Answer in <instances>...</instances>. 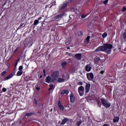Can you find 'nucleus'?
<instances>
[{"label":"nucleus","mask_w":126,"mask_h":126,"mask_svg":"<svg viewBox=\"0 0 126 126\" xmlns=\"http://www.w3.org/2000/svg\"><path fill=\"white\" fill-rule=\"evenodd\" d=\"M60 76V72L59 71H56L53 72L51 77L48 76L46 77V82L47 83H50V82H56L58 79H59V77Z\"/></svg>","instance_id":"f257e3e1"},{"label":"nucleus","mask_w":126,"mask_h":126,"mask_svg":"<svg viewBox=\"0 0 126 126\" xmlns=\"http://www.w3.org/2000/svg\"><path fill=\"white\" fill-rule=\"evenodd\" d=\"M113 48V46L111 44H104L102 46L97 48L95 52H105L107 54H111V50Z\"/></svg>","instance_id":"f03ea898"},{"label":"nucleus","mask_w":126,"mask_h":126,"mask_svg":"<svg viewBox=\"0 0 126 126\" xmlns=\"http://www.w3.org/2000/svg\"><path fill=\"white\" fill-rule=\"evenodd\" d=\"M101 103L105 108H109L111 106V103L104 99H101Z\"/></svg>","instance_id":"7ed1b4c3"},{"label":"nucleus","mask_w":126,"mask_h":126,"mask_svg":"<svg viewBox=\"0 0 126 126\" xmlns=\"http://www.w3.org/2000/svg\"><path fill=\"white\" fill-rule=\"evenodd\" d=\"M87 78L89 81H92L94 78V75L93 73H87Z\"/></svg>","instance_id":"20e7f679"},{"label":"nucleus","mask_w":126,"mask_h":126,"mask_svg":"<svg viewBox=\"0 0 126 126\" xmlns=\"http://www.w3.org/2000/svg\"><path fill=\"white\" fill-rule=\"evenodd\" d=\"M78 92L80 96H83L84 94V87L83 86H80L78 88Z\"/></svg>","instance_id":"39448f33"},{"label":"nucleus","mask_w":126,"mask_h":126,"mask_svg":"<svg viewBox=\"0 0 126 126\" xmlns=\"http://www.w3.org/2000/svg\"><path fill=\"white\" fill-rule=\"evenodd\" d=\"M71 0H70L68 2H65L64 3L63 5L60 6V9H63V8H65L66 6H67V4H68V2H71Z\"/></svg>","instance_id":"423d86ee"},{"label":"nucleus","mask_w":126,"mask_h":126,"mask_svg":"<svg viewBox=\"0 0 126 126\" xmlns=\"http://www.w3.org/2000/svg\"><path fill=\"white\" fill-rule=\"evenodd\" d=\"M91 87V85L90 84H87L85 87L86 93H88L90 90V87Z\"/></svg>","instance_id":"0eeeda50"},{"label":"nucleus","mask_w":126,"mask_h":126,"mask_svg":"<svg viewBox=\"0 0 126 126\" xmlns=\"http://www.w3.org/2000/svg\"><path fill=\"white\" fill-rule=\"evenodd\" d=\"M64 15H65V14L63 12L57 16H56L55 18V19H60V18H62V17H63V16H64Z\"/></svg>","instance_id":"6e6552de"},{"label":"nucleus","mask_w":126,"mask_h":126,"mask_svg":"<svg viewBox=\"0 0 126 126\" xmlns=\"http://www.w3.org/2000/svg\"><path fill=\"white\" fill-rule=\"evenodd\" d=\"M91 69H92V67L89 64L86 65L85 67V70L86 71H88V72L89 71H91Z\"/></svg>","instance_id":"1a4fd4ad"},{"label":"nucleus","mask_w":126,"mask_h":126,"mask_svg":"<svg viewBox=\"0 0 126 126\" xmlns=\"http://www.w3.org/2000/svg\"><path fill=\"white\" fill-rule=\"evenodd\" d=\"M70 100L71 103H73L74 101H75V97H74V95L72 94H71L70 95Z\"/></svg>","instance_id":"9d476101"},{"label":"nucleus","mask_w":126,"mask_h":126,"mask_svg":"<svg viewBox=\"0 0 126 126\" xmlns=\"http://www.w3.org/2000/svg\"><path fill=\"white\" fill-rule=\"evenodd\" d=\"M72 40V38L71 37L67 38V39L65 40V45H69V44L71 43Z\"/></svg>","instance_id":"9b49d317"},{"label":"nucleus","mask_w":126,"mask_h":126,"mask_svg":"<svg viewBox=\"0 0 126 126\" xmlns=\"http://www.w3.org/2000/svg\"><path fill=\"white\" fill-rule=\"evenodd\" d=\"M81 56H82V55L81 53L77 54L75 55V58H76L77 60L80 61V59H81Z\"/></svg>","instance_id":"f8f14e48"},{"label":"nucleus","mask_w":126,"mask_h":126,"mask_svg":"<svg viewBox=\"0 0 126 126\" xmlns=\"http://www.w3.org/2000/svg\"><path fill=\"white\" fill-rule=\"evenodd\" d=\"M67 122H69V119L67 118H64L63 119L61 123V125H64L66 123H67Z\"/></svg>","instance_id":"ddd939ff"},{"label":"nucleus","mask_w":126,"mask_h":126,"mask_svg":"<svg viewBox=\"0 0 126 126\" xmlns=\"http://www.w3.org/2000/svg\"><path fill=\"white\" fill-rule=\"evenodd\" d=\"M75 122H76V123H77L76 125L77 126H80V125H81V124H82V122H81V120H79V119H76L75 120Z\"/></svg>","instance_id":"4468645a"},{"label":"nucleus","mask_w":126,"mask_h":126,"mask_svg":"<svg viewBox=\"0 0 126 126\" xmlns=\"http://www.w3.org/2000/svg\"><path fill=\"white\" fill-rule=\"evenodd\" d=\"M23 74V71H18L16 74L17 76H21Z\"/></svg>","instance_id":"2eb2a0df"},{"label":"nucleus","mask_w":126,"mask_h":126,"mask_svg":"<svg viewBox=\"0 0 126 126\" xmlns=\"http://www.w3.org/2000/svg\"><path fill=\"white\" fill-rule=\"evenodd\" d=\"M13 76V75L12 74H11L9 76L5 77L4 80H8V79H10V78H11V77H12Z\"/></svg>","instance_id":"dca6fc26"},{"label":"nucleus","mask_w":126,"mask_h":126,"mask_svg":"<svg viewBox=\"0 0 126 126\" xmlns=\"http://www.w3.org/2000/svg\"><path fill=\"white\" fill-rule=\"evenodd\" d=\"M58 106H59V108L61 110H62V111H63L64 110V108L63 107V105H62L61 103H58Z\"/></svg>","instance_id":"f3484780"},{"label":"nucleus","mask_w":126,"mask_h":126,"mask_svg":"<svg viewBox=\"0 0 126 126\" xmlns=\"http://www.w3.org/2000/svg\"><path fill=\"white\" fill-rule=\"evenodd\" d=\"M120 120V118L119 117H115L113 119V123H118Z\"/></svg>","instance_id":"a211bd4d"},{"label":"nucleus","mask_w":126,"mask_h":126,"mask_svg":"<svg viewBox=\"0 0 126 126\" xmlns=\"http://www.w3.org/2000/svg\"><path fill=\"white\" fill-rule=\"evenodd\" d=\"M90 39V36H88L85 40L86 44H89Z\"/></svg>","instance_id":"6ab92c4d"},{"label":"nucleus","mask_w":126,"mask_h":126,"mask_svg":"<svg viewBox=\"0 0 126 126\" xmlns=\"http://www.w3.org/2000/svg\"><path fill=\"white\" fill-rule=\"evenodd\" d=\"M99 61H100V58L95 57L94 58V62L95 63H98V62H99Z\"/></svg>","instance_id":"aec40b11"},{"label":"nucleus","mask_w":126,"mask_h":126,"mask_svg":"<svg viewBox=\"0 0 126 126\" xmlns=\"http://www.w3.org/2000/svg\"><path fill=\"white\" fill-rule=\"evenodd\" d=\"M69 93V92L67 90H64L62 92V94H68Z\"/></svg>","instance_id":"412c9836"},{"label":"nucleus","mask_w":126,"mask_h":126,"mask_svg":"<svg viewBox=\"0 0 126 126\" xmlns=\"http://www.w3.org/2000/svg\"><path fill=\"white\" fill-rule=\"evenodd\" d=\"M62 65L63 68H65V65H66V62H63L62 63Z\"/></svg>","instance_id":"4be33fe9"},{"label":"nucleus","mask_w":126,"mask_h":126,"mask_svg":"<svg viewBox=\"0 0 126 126\" xmlns=\"http://www.w3.org/2000/svg\"><path fill=\"white\" fill-rule=\"evenodd\" d=\"M107 35H108V33H107V32H104L103 34H102V37H103V38H106V37H107Z\"/></svg>","instance_id":"5701e85b"},{"label":"nucleus","mask_w":126,"mask_h":126,"mask_svg":"<svg viewBox=\"0 0 126 126\" xmlns=\"http://www.w3.org/2000/svg\"><path fill=\"white\" fill-rule=\"evenodd\" d=\"M39 24V20H35L34 21V23H33V25H38V24Z\"/></svg>","instance_id":"b1692460"},{"label":"nucleus","mask_w":126,"mask_h":126,"mask_svg":"<svg viewBox=\"0 0 126 126\" xmlns=\"http://www.w3.org/2000/svg\"><path fill=\"white\" fill-rule=\"evenodd\" d=\"M58 82H63L64 81V79L63 78H59L58 80Z\"/></svg>","instance_id":"393cba45"},{"label":"nucleus","mask_w":126,"mask_h":126,"mask_svg":"<svg viewBox=\"0 0 126 126\" xmlns=\"http://www.w3.org/2000/svg\"><path fill=\"white\" fill-rule=\"evenodd\" d=\"M55 89V87H54V85H51L50 86V88L48 89V90H54Z\"/></svg>","instance_id":"a878e982"},{"label":"nucleus","mask_w":126,"mask_h":126,"mask_svg":"<svg viewBox=\"0 0 126 126\" xmlns=\"http://www.w3.org/2000/svg\"><path fill=\"white\" fill-rule=\"evenodd\" d=\"M33 115V113L30 112L26 115L27 117H30L31 116H32Z\"/></svg>","instance_id":"bb28decb"},{"label":"nucleus","mask_w":126,"mask_h":126,"mask_svg":"<svg viewBox=\"0 0 126 126\" xmlns=\"http://www.w3.org/2000/svg\"><path fill=\"white\" fill-rule=\"evenodd\" d=\"M22 69H23V66H22V65L20 66L19 67V70L20 71H22Z\"/></svg>","instance_id":"cd10ccee"},{"label":"nucleus","mask_w":126,"mask_h":126,"mask_svg":"<svg viewBox=\"0 0 126 126\" xmlns=\"http://www.w3.org/2000/svg\"><path fill=\"white\" fill-rule=\"evenodd\" d=\"M25 25H24V24H22L19 27V29H21V28H22V27H25Z\"/></svg>","instance_id":"c85d7f7f"},{"label":"nucleus","mask_w":126,"mask_h":126,"mask_svg":"<svg viewBox=\"0 0 126 126\" xmlns=\"http://www.w3.org/2000/svg\"><path fill=\"white\" fill-rule=\"evenodd\" d=\"M6 73V71H3L1 74V76H3V75H4V74Z\"/></svg>","instance_id":"c756f323"},{"label":"nucleus","mask_w":126,"mask_h":126,"mask_svg":"<svg viewBox=\"0 0 126 126\" xmlns=\"http://www.w3.org/2000/svg\"><path fill=\"white\" fill-rule=\"evenodd\" d=\"M17 64H18V62H16L15 64V69H16L17 68Z\"/></svg>","instance_id":"7c9ffc66"},{"label":"nucleus","mask_w":126,"mask_h":126,"mask_svg":"<svg viewBox=\"0 0 126 126\" xmlns=\"http://www.w3.org/2000/svg\"><path fill=\"white\" fill-rule=\"evenodd\" d=\"M108 1H109V0H105V1H103V3L104 4H107V3H108Z\"/></svg>","instance_id":"2f4dec72"},{"label":"nucleus","mask_w":126,"mask_h":126,"mask_svg":"<svg viewBox=\"0 0 126 126\" xmlns=\"http://www.w3.org/2000/svg\"><path fill=\"white\" fill-rule=\"evenodd\" d=\"M2 91L3 92H6V88H2Z\"/></svg>","instance_id":"473e14b6"},{"label":"nucleus","mask_w":126,"mask_h":126,"mask_svg":"<svg viewBox=\"0 0 126 126\" xmlns=\"http://www.w3.org/2000/svg\"><path fill=\"white\" fill-rule=\"evenodd\" d=\"M35 89L36 90H37V91H39V90H40V88L38 86H35Z\"/></svg>","instance_id":"72a5a7b5"},{"label":"nucleus","mask_w":126,"mask_h":126,"mask_svg":"<svg viewBox=\"0 0 126 126\" xmlns=\"http://www.w3.org/2000/svg\"><path fill=\"white\" fill-rule=\"evenodd\" d=\"M126 6L123 7L122 11H126Z\"/></svg>","instance_id":"f704fd0d"},{"label":"nucleus","mask_w":126,"mask_h":126,"mask_svg":"<svg viewBox=\"0 0 126 126\" xmlns=\"http://www.w3.org/2000/svg\"><path fill=\"white\" fill-rule=\"evenodd\" d=\"M87 16V15H82V18L83 19H84V18H85V17H86Z\"/></svg>","instance_id":"c9c22d12"},{"label":"nucleus","mask_w":126,"mask_h":126,"mask_svg":"<svg viewBox=\"0 0 126 126\" xmlns=\"http://www.w3.org/2000/svg\"><path fill=\"white\" fill-rule=\"evenodd\" d=\"M66 54H67V55H68V56H69L70 57L72 56V54H71V53H69L68 52H67Z\"/></svg>","instance_id":"e433bc0d"},{"label":"nucleus","mask_w":126,"mask_h":126,"mask_svg":"<svg viewBox=\"0 0 126 126\" xmlns=\"http://www.w3.org/2000/svg\"><path fill=\"white\" fill-rule=\"evenodd\" d=\"M34 103L35 104V105H37V100H36V99H34Z\"/></svg>","instance_id":"4c0bfd02"},{"label":"nucleus","mask_w":126,"mask_h":126,"mask_svg":"<svg viewBox=\"0 0 126 126\" xmlns=\"http://www.w3.org/2000/svg\"><path fill=\"white\" fill-rule=\"evenodd\" d=\"M43 73H44V76H46V70L45 69L43 70Z\"/></svg>","instance_id":"58836bf2"},{"label":"nucleus","mask_w":126,"mask_h":126,"mask_svg":"<svg viewBox=\"0 0 126 126\" xmlns=\"http://www.w3.org/2000/svg\"><path fill=\"white\" fill-rule=\"evenodd\" d=\"M38 20H41L42 19V17L38 18Z\"/></svg>","instance_id":"ea45409f"},{"label":"nucleus","mask_w":126,"mask_h":126,"mask_svg":"<svg viewBox=\"0 0 126 126\" xmlns=\"http://www.w3.org/2000/svg\"><path fill=\"white\" fill-rule=\"evenodd\" d=\"M100 73H101V74H103V73H104V71H101L100 72Z\"/></svg>","instance_id":"a19ab883"},{"label":"nucleus","mask_w":126,"mask_h":126,"mask_svg":"<svg viewBox=\"0 0 126 126\" xmlns=\"http://www.w3.org/2000/svg\"><path fill=\"white\" fill-rule=\"evenodd\" d=\"M103 126H109V125L108 124H104Z\"/></svg>","instance_id":"79ce46f5"},{"label":"nucleus","mask_w":126,"mask_h":126,"mask_svg":"<svg viewBox=\"0 0 126 126\" xmlns=\"http://www.w3.org/2000/svg\"><path fill=\"white\" fill-rule=\"evenodd\" d=\"M80 85H82V82H80V83H79Z\"/></svg>","instance_id":"37998d69"},{"label":"nucleus","mask_w":126,"mask_h":126,"mask_svg":"<svg viewBox=\"0 0 126 126\" xmlns=\"http://www.w3.org/2000/svg\"><path fill=\"white\" fill-rule=\"evenodd\" d=\"M69 49H70V47H67V50H69Z\"/></svg>","instance_id":"c03bdc74"},{"label":"nucleus","mask_w":126,"mask_h":126,"mask_svg":"<svg viewBox=\"0 0 126 126\" xmlns=\"http://www.w3.org/2000/svg\"><path fill=\"white\" fill-rule=\"evenodd\" d=\"M118 49H119V51H121V48L119 47Z\"/></svg>","instance_id":"a18cd8bd"},{"label":"nucleus","mask_w":126,"mask_h":126,"mask_svg":"<svg viewBox=\"0 0 126 126\" xmlns=\"http://www.w3.org/2000/svg\"><path fill=\"white\" fill-rule=\"evenodd\" d=\"M40 78H42V76H40Z\"/></svg>","instance_id":"49530a36"}]
</instances>
